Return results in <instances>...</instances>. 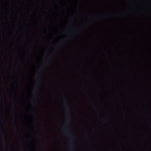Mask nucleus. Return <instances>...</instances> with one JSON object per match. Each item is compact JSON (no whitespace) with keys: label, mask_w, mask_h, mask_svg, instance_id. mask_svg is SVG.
<instances>
[{"label":"nucleus","mask_w":151,"mask_h":151,"mask_svg":"<svg viewBox=\"0 0 151 151\" xmlns=\"http://www.w3.org/2000/svg\"><path fill=\"white\" fill-rule=\"evenodd\" d=\"M1 131L2 132V134H3L4 138V141L6 143V141L5 136V135L4 134V131H3V127H2V126H1Z\"/></svg>","instance_id":"f257e3e1"},{"label":"nucleus","mask_w":151,"mask_h":151,"mask_svg":"<svg viewBox=\"0 0 151 151\" xmlns=\"http://www.w3.org/2000/svg\"><path fill=\"white\" fill-rule=\"evenodd\" d=\"M1 103L0 104V120H1Z\"/></svg>","instance_id":"f03ea898"},{"label":"nucleus","mask_w":151,"mask_h":151,"mask_svg":"<svg viewBox=\"0 0 151 151\" xmlns=\"http://www.w3.org/2000/svg\"><path fill=\"white\" fill-rule=\"evenodd\" d=\"M68 109L69 111L70 110V108L69 107L68 108Z\"/></svg>","instance_id":"7ed1b4c3"},{"label":"nucleus","mask_w":151,"mask_h":151,"mask_svg":"<svg viewBox=\"0 0 151 151\" xmlns=\"http://www.w3.org/2000/svg\"><path fill=\"white\" fill-rule=\"evenodd\" d=\"M11 151H12V150H11Z\"/></svg>","instance_id":"20e7f679"}]
</instances>
